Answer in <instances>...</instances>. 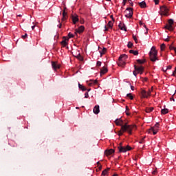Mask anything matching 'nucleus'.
<instances>
[{
	"mask_svg": "<svg viewBox=\"0 0 176 176\" xmlns=\"http://www.w3.org/2000/svg\"><path fill=\"white\" fill-rule=\"evenodd\" d=\"M113 27V22H112V21H110L107 23V27L104 26V31H108V28H110V30H112Z\"/></svg>",
	"mask_w": 176,
	"mask_h": 176,
	"instance_id": "f8f14e48",
	"label": "nucleus"
},
{
	"mask_svg": "<svg viewBox=\"0 0 176 176\" xmlns=\"http://www.w3.org/2000/svg\"><path fill=\"white\" fill-rule=\"evenodd\" d=\"M94 113H95V115H98V113H100V106L98 104L96 105L94 107Z\"/></svg>",
	"mask_w": 176,
	"mask_h": 176,
	"instance_id": "f3484780",
	"label": "nucleus"
},
{
	"mask_svg": "<svg viewBox=\"0 0 176 176\" xmlns=\"http://www.w3.org/2000/svg\"><path fill=\"white\" fill-rule=\"evenodd\" d=\"M127 46H128L129 49H131V47H133V43H131V42L129 41V42L128 43Z\"/></svg>",
	"mask_w": 176,
	"mask_h": 176,
	"instance_id": "f704fd0d",
	"label": "nucleus"
},
{
	"mask_svg": "<svg viewBox=\"0 0 176 176\" xmlns=\"http://www.w3.org/2000/svg\"><path fill=\"white\" fill-rule=\"evenodd\" d=\"M126 131H123V130H122V128H121L120 131H118V135L120 137V136H122L123 133H126Z\"/></svg>",
	"mask_w": 176,
	"mask_h": 176,
	"instance_id": "473e14b6",
	"label": "nucleus"
},
{
	"mask_svg": "<svg viewBox=\"0 0 176 176\" xmlns=\"http://www.w3.org/2000/svg\"><path fill=\"white\" fill-rule=\"evenodd\" d=\"M127 2V0H123L122 5L123 6H126V3Z\"/></svg>",
	"mask_w": 176,
	"mask_h": 176,
	"instance_id": "a18cd8bd",
	"label": "nucleus"
},
{
	"mask_svg": "<svg viewBox=\"0 0 176 176\" xmlns=\"http://www.w3.org/2000/svg\"><path fill=\"white\" fill-rule=\"evenodd\" d=\"M155 5H159V0H154Z\"/></svg>",
	"mask_w": 176,
	"mask_h": 176,
	"instance_id": "de8ad7c7",
	"label": "nucleus"
},
{
	"mask_svg": "<svg viewBox=\"0 0 176 176\" xmlns=\"http://www.w3.org/2000/svg\"><path fill=\"white\" fill-rule=\"evenodd\" d=\"M144 140H145V137L142 138L139 141V144H144Z\"/></svg>",
	"mask_w": 176,
	"mask_h": 176,
	"instance_id": "e433bc0d",
	"label": "nucleus"
},
{
	"mask_svg": "<svg viewBox=\"0 0 176 176\" xmlns=\"http://www.w3.org/2000/svg\"><path fill=\"white\" fill-rule=\"evenodd\" d=\"M175 74H176V67L175 68V71L173 72L172 76H175Z\"/></svg>",
	"mask_w": 176,
	"mask_h": 176,
	"instance_id": "37998d69",
	"label": "nucleus"
},
{
	"mask_svg": "<svg viewBox=\"0 0 176 176\" xmlns=\"http://www.w3.org/2000/svg\"><path fill=\"white\" fill-rule=\"evenodd\" d=\"M175 51V53H176V47H175V50H173Z\"/></svg>",
	"mask_w": 176,
	"mask_h": 176,
	"instance_id": "774afa93",
	"label": "nucleus"
},
{
	"mask_svg": "<svg viewBox=\"0 0 176 176\" xmlns=\"http://www.w3.org/2000/svg\"><path fill=\"white\" fill-rule=\"evenodd\" d=\"M151 89H148V91L146 92L144 89H141L140 94L142 96V98H148V97L151 96Z\"/></svg>",
	"mask_w": 176,
	"mask_h": 176,
	"instance_id": "423d86ee",
	"label": "nucleus"
},
{
	"mask_svg": "<svg viewBox=\"0 0 176 176\" xmlns=\"http://www.w3.org/2000/svg\"><path fill=\"white\" fill-rule=\"evenodd\" d=\"M115 123L117 126H121V130L122 131H126L130 135L133 134V130H137V126L135 125H129L127 122L124 123L121 118L116 119Z\"/></svg>",
	"mask_w": 176,
	"mask_h": 176,
	"instance_id": "f257e3e1",
	"label": "nucleus"
},
{
	"mask_svg": "<svg viewBox=\"0 0 176 176\" xmlns=\"http://www.w3.org/2000/svg\"><path fill=\"white\" fill-rule=\"evenodd\" d=\"M133 41H135V43H138V39H137V37L133 34Z\"/></svg>",
	"mask_w": 176,
	"mask_h": 176,
	"instance_id": "c9c22d12",
	"label": "nucleus"
},
{
	"mask_svg": "<svg viewBox=\"0 0 176 176\" xmlns=\"http://www.w3.org/2000/svg\"><path fill=\"white\" fill-rule=\"evenodd\" d=\"M80 24H85V19H80Z\"/></svg>",
	"mask_w": 176,
	"mask_h": 176,
	"instance_id": "c03bdc74",
	"label": "nucleus"
},
{
	"mask_svg": "<svg viewBox=\"0 0 176 176\" xmlns=\"http://www.w3.org/2000/svg\"><path fill=\"white\" fill-rule=\"evenodd\" d=\"M118 65L119 67H124L126 65V61L118 60Z\"/></svg>",
	"mask_w": 176,
	"mask_h": 176,
	"instance_id": "4be33fe9",
	"label": "nucleus"
},
{
	"mask_svg": "<svg viewBox=\"0 0 176 176\" xmlns=\"http://www.w3.org/2000/svg\"><path fill=\"white\" fill-rule=\"evenodd\" d=\"M173 24H174V20L169 19L168 21V23L164 26V28L166 30H168V31H173V30H174V28H173Z\"/></svg>",
	"mask_w": 176,
	"mask_h": 176,
	"instance_id": "20e7f679",
	"label": "nucleus"
},
{
	"mask_svg": "<svg viewBox=\"0 0 176 176\" xmlns=\"http://www.w3.org/2000/svg\"><path fill=\"white\" fill-rule=\"evenodd\" d=\"M170 101H174V98H173V97L170 98Z\"/></svg>",
	"mask_w": 176,
	"mask_h": 176,
	"instance_id": "e2e57ef3",
	"label": "nucleus"
},
{
	"mask_svg": "<svg viewBox=\"0 0 176 176\" xmlns=\"http://www.w3.org/2000/svg\"><path fill=\"white\" fill-rule=\"evenodd\" d=\"M126 111H129V107L126 106Z\"/></svg>",
	"mask_w": 176,
	"mask_h": 176,
	"instance_id": "0e129e2a",
	"label": "nucleus"
},
{
	"mask_svg": "<svg viewBox=\"0 0 176 176\" xmlns=\"http://www.w3.org/2000/svg\"><path fill=\"white\" fill-rule=\"evenodd\" d=\"M126 115H127V116H130V113L129 111H126Z\"/></svg>",
	"mask_w": 176,
	"mask_h": 176,
	"instance_id": "680f3d73",
	"label": "nucleus"
},
{
	"mask_svg": "<svg viewBox=\"0 0 176 176\" xmlns=\"http://www.w3.org/2000/svg\"><path fill=\"white\" fill-rule=\"evenodd\" d=\"M134 68L138 72H142V71H144V67L142 66L137 67V65H135Z\"/></svg>",
	"mask_w": 176,
	"mask_h": 176,
	"instance_id": "6ab92c4d",
	"label": "nucleus"
},
{
	"mask_svg": "<svg viewBox=\"0 0 176 176\" xmlns=\"http://www.w3.org/2000/svg\"><path fill=\"white\" fill-rule=\"evenodd\" d=\"M52 67L54 71H57V69H60V67H61V65H60V64H58V63L57 62L52 61Z\"/></svg>",
	"mask_w": 176,
	"mask_h": 176,
	"instance_id": "9d476101",
	"label": "nucleus"
},
{
	"mask_svg": "<svg viewBox=\"0 0 176 176\" xmlns=\"http://www.w3.org/2000/svg\"><path fill=\"white\" fill-rule=\"evenodd\" d=\"M136 61L138 64H144V63H146V60L145 59H143V60L138 59Z\"/></svg>",
	"mask_w": 176,
	"mask_h": 176,
	"instance_id": "c85d7f7f",
	"label": "nucleus"
},
{
	"mask_svg": "<svg viewBox=\"0 0 176 176\" xmlns=\"http://www.w3.org/2000/svg\"><path fill=\"white\" fill-rule=\"evenodd\" d=\"M97 67H101V62L100 61H98L96 63Z\"/></svg>",
	"mask_w": 176,
	"mask_h": 176,
	"instance_id": "ea45409f",
	"label": "nucleus"
},
{
	"mask_svg": "<svg viewBox=\"0 0 176 176\" xmlns=\"http://www.w3.org/2000/svg\"><path fill=\"white\" fill-rule=\"evenodd\" d=\"M144 71H142V72H138V74H140V75H142Z\"/></svg>",
	"mask_w": 176,
	"mask_h": 176,
	"instance_id": "bf43d9fd",
	"label": "nucleus"
},
{
	"mask_svg": "<svg viewBox=\"0 0 176 176\" xmlns=\"http://www.w3.org/2000/svg\"><path fill=\"white\" fill-rule=\"evenodd\" d=\"M125 16L127 17V19H131V17H133V8H127L125 10Z\"/></svg>",
	"mask_w": 176,
	"mask_h": 176,
	"instance_id": "0eeeda50",
	"label": "nucleus"
},
{
	"mask_svg": "<svg viewBox=\"0 0 176 176\" xmlns=\"http://www.w3.org/2000/svg\"><path fill=\"white\" fill-rule=\"evenodd\" d=\"M35 29V25L32 26V30H34Z\"/></svg>",
	"mask_w": 176,
	"mask_h": 176,
	"instance_id": "69168bd1",
	"label": "nucleus"
},
{
	"mask_svg": "<svg viewBox=\"0 0 176 176\" xmlns=\"http://www.w3.org/2000/svg\"><path fill=\"white\" fill-rule=\"evenodd\" d=\"M168 112V109L164 108L161 110L162 115H166V114H167Z\"/></svg>",
	"mask_w": 176,
	"mask_h": 176,
	"instance_id": "cd10ccee",
	"label": "nucleus"
},
{
	"mask_svg": "<svg viewBox=\"0 0 176 176\" xmlns=\"http://www.w3.org/2000/svg\"><path fill=\"white\" fill-rule=\"evenodd\" d=\"M138 4H139V6H140V8H142L143 9L146 8V3H145V1H142V2L139 3Z\"/></svg>",
	"mask_w": 176,
	"mask_h": 176,
	"instance_id": "5701e85b",
	"label": "nucleus"
},
{
	"mask_svg": "<svg viewBox=\"0 0 176 176\" xmlns=\"http://www.w3.org/2000/svg\"><path fill=\"white\" fill-rule=\"evenodd\" d=\"M120 146H118L120 153H126L128 151H131V147L130 146H122V143H120Z\"/></svg>",
	"mask_w": 176,
	"mask_h": 176,
	"instance_id": "7ed1b4c3",
	"label": "nucleus"
},
{
	"mask_svg": "<svg viewBox=\"0 0 176 176\" xmlns=\"http://www.w3.org/2000/svg\"><path fill=\"white\" fill-rule=\"evenodd\" d=\"M160 10L162 16H168V8H167L165 6H161Z\"/></svg>",
	"mask_w": 176,
	"mask_h": 176,
	"instance_id": "1a4fd4ad",
	"label": "nucleus"
},
{
	"mask_svg": "<svg viewBox=\"0 0 176 176\" xmlns=\"http://www.w3.org/2000/svg\"><path fill=\"white\" fill-rule=\"evenodd\" d=\"M28 36L27 34L22 36L23 39H25V38Z\"/></svg>",
	"mask_w": 176,
	"mask_h": 176,
	"instance_id": "8fccbe9b",
	"label": "nucleus"
},
{
	"mask_svg": "<svg viewBox=\"0 0 176 176\" xmlns=\"http://www.w3.org/2000/svg\"><path fill=\"white\" fill-rule=\"evenodd\" d=\"M67 10V8H64V10H63V17H67V12H65V10Z\"/></svg>",
	"mask_w": 176,
	"mask_h": 176,
	"instance_id": "72a5a7b5",
	"label": "nucleus"
},
{
	"mask_svg": "<svg viewBox=\"0 0 176 176\" xmlns=\"http://www.w3.org/2000/svg\"><path fill=\"white\" fill-rule=\"evenodd\" d=\"M164 41H165V42H170V39L169 38H165Z\"/></svg>",
	"mask_w": 176,
	"mask_h": 176,
	"instance_id": "6e6d98bb",
	"label": "nucleus"
},
{
	"mask_svg": "<svg viewBox=\"0 0 176 176\" xmlns=\"http://www.w3.org/2000/svg\"><path fill=\"white\" fill-rule=\"evenodd\" d=\"M126 97H129V98H130V100H134V97L133 96L132 94H127Z\"/></svg>",
	"mask_w": 176,
	"mask_h": 176,
	"instance_id": "2f4dec72",
	"label": "nucleus"
},
{
	"mask_svg": "<svg viewBox=\"0 0 176 176\" xmlns=\"http://www.w3.org/2000/svg\"><path fill=\"white\" fill-rule=\"evenodd\" d=\"M67 20V16H63L62 21H65Z\"/></svg>",
	"mask_w": 176,
	"mask_h": 176,
	"instance_id": "09e8293b",
	"label": "nucleus"
},
{
	"mask_svg": "<svg viewBox=\"0 0 176 176\" xmlns=\"http://www.w3.org/2000/svg\"><path fill=\"white\" fill-rule=\"evenodd\" d=\"M85 98H89V93L86 92L85 94Z\"/></svg>",
	"mask_w": 176,
	"mask_h": 176,
	"instance_id": "a19ab883",
	"label": "nucleus"
},
{
	"mask_svg": "<svg viewBox=\"0 0 176 176\" xmlns=\"http://www.w3.org/2000/svg\"><path fill=\"white\" fill-rule=\"evenodd\" d=\"M127 58H128L127 55H126V54H124L121 55V56L119 57L118 60H121V61H126V60H127Z\"/></svg>",
	"mask_w": 176,
	"mask_h": 176,
	"instance_id": "aec40b11",
	"label": "nucleus"
},
{
	"mask_svg": "<svg viewBox=\"0 0 176 176\" xmlns=\"http://www.w3.org/2000/svg\"><path fill=\"white\" fill-rule=\"evenodd\" d=\"M58 28H61L63 27V24L60 23L59 25H58Z\"/></svg>",
	"mask_w": 176,
	"mask_h": 176,
	"instance_id": "13d9d810",
	"label": "nucleus"
},
{
	"mask_svg": "<svg viewBox=\"0 0 176 176\" xmlns=\"http://www.w3.org/2000/svg\"><path fill=\"white\" fill-rule=\"evenodd\" d=\"M149 56H150V60L153 63H155V61L159 60L157 58V50H156L155 47H152L151 50L149 52Z\"/></svg>",
	"mask_w": 176,
	"mask_h": 176,
	"instance_id": "f03ea898",
	"label": "nucleus"
},
{
	"mask_svg": "<svg viewBox=\"0 0 176 176\" xmlns=\"http://www.w3.org/2000/svg\"><path fill=\"white\" fill-rule=\"evenodd\" d=\"M161 52H164V49H166V44L163 43L160 45Z\"/></svg>",
	"mask_w": 176,
	"mask_h": 176,
	"instance_id": "7c9ffc66",
	"label": "nucleus"
},
{
	"mask_svg": "<svg viewBox=\"0 0 176 176\" xmlns=\"http://www.w3.org/2000/svg\"><path fill=\"white\" fill-rule=\"evenodd\" d=\"M170 50H174L175 49V47H173L171 45L169 46Z\"/></svg>",
	"mask_w": 176,
	"mask_h": 176,
	"instance_id": "79ce46f5",
	"label": "nucleus"
},
{
	"mask_svg": "<svg viewBox=\"0 0 176 176\" xmlns=\"http://www.w3.org/2000/svg\"><path fill=\"white\" fill-rule=\"evenodd\" d=\"M68 37H69V39L70 38H74V35L72 34V33L69 32V33L68 34Z\"/></svg>",
	"mask_w": 176,
	"mask_h": 176,
	"instance_id": "4c0bfd02",
	"label": "nucleus"
},
{
	"mask_svg": "<svg viewBox=\"0 0 176 176\" xmlns=\"http://www.w3.org/2000/svg\"><path fill=\"white\" fill-rule=\"evenodd\" d=\"M101 170H102V166H99V170L101 171Z\"/></svg>",
	"mask_w": 176,
	"mask_h": 176,
	"instance_id": "5fc2aeb1",
	"label": "nucleus"
},
{
	"mask_svg": "<svg viewBox=\"0 0 176 176\" xmlns=\"http://www.w3.org/2000/svg\"><path fill=\"white\" fill-rule=\"evenodd\" d=\"M69 41V38L63 36V41L60 42V45L63 47H67L68 49V42Z\"/></svg>",
	"mask_w": 176,
	"mask_h": 176,
	"instance_id": "6e6552de",
	"label": "nucleus"
},
{
	"mask_svg": "<svg viewBox=\"0 0 176 176\" xmlns=\"http://www.w3.org/2000/svg\"><path fill=\"white\" fill-rule=\"evenodd\" d=\"M85 31V26L81 25L76 30V34H82Z\"/></svg>",
	"mask_w": 176,
	"mask_h": 176,
	"instance_id": "2eb2a0df",
	"label": "nucleus"
},
{
	"mask_svg": "<svg viewBox=\"0 0 176 176\" xmlns=\"http://www.w3.org/2000/svg\"><path fill=\"white\" fill-rule=\"evenodd\" d=\"M139 24H140V25H144V23H142V21H140V23H139Z\"/></svg>",
	"mask_w": 176,
	"mask_h": 176,
	"instance_id": "4d7b16f0",
	"label": "nucleus"
},
{
	"mask_svg": "<svg viewBox=\"0 0 176 176\" xmlns=\"http://www.w3.org/2000/svg\"><path fill=\"white\" fill-rule=\"evenodd\" d=\"M72 20L73 21V24H76V23L79 21V18L78 17V15H72Z\"/></svg>",
	"mask_w": 176,
	"mask_h": 176,
	"instance_id": "dca6fc26",
	"label": "nucleus"
},
{
	"mask_svg": "<svg viewBox=\"0 0 176 176\" xmlns=\"http://www.w3.org/2000/svg\"><path fill=\"white\" fill-rule=\"evenodd\" d=\"M143 27L146 28V31H148V28H146V25L145 23L143 25Z\"/></svg>",
	"mask_w": 176,
	"mask_h": 176,
	"instance_id": "864d4df0",
	"label": "nucleus"
},
{
	"mask_svg": "<svg viewBox=\"0 0 176 176\" xmlns=\"http://www.w3.org/2000/svg\"><path fill=\"white\" fill-rule=\"evenodd\" d=\"M152 111H153V107H149V108L146 109V112L147 113H149L152 112Z\"/></svg>",
	"mask_w": 176,
	"mask_h": 176,
	"instance_id": "c756f323",
	"label": "nucleus"
},
{
	"mask_svg": "<svg viewBox=\"0 0 176 176\" xmlns=\"http://www.w3.org/2000/svg\"><path fill=\"white\" fill-rule=\"evenodd\" d=\"M129 53L131 54H133L134 56H138V51H135L133 50H129Z\"/></svg>",
	"mask_w": 176,
	"mask_h": 176,
	"instance_id": "bb28decb",
	"label": "nucleus"
},
{
	"mask_svg": "<svg viewBox=\"0 0 176 176\" xmlns=\"http://www.w3.org/2000/svg\"><path fill=\"white\" fill-rule=\"evenodd\" d=\"M171 68H173V67L171 65H168L166 69H171Z\"/></svg>",
	"mask_w": 176,
	"mask_h": 176,
	"instance_id": "3c124183",
	"label": "nucleus"
},
{
	"mask_svg": "<svg viewBox=\"0 0 176 176\" xmlns=\"http://www.w3.org/2000/svg\"><path fill=\"white\" fill-rule=\"evenodd\" d=\"M129 3H130L131 6H133V3L131 2V0H128Z\"/></svg>",
	"mask_w": 176,
	"mask_h": 176,
	"instance_id": "49530a36",
	"label": "nucleus"
},
{
	"mask_svg": "<svg viewBox=\"0 0 176 176\" xmlns=\"http://www.w3.org/2000/svg\"><path fill=\"white\" fill-rule=\"evenodd\" d=\"M118 27L122 30V31H127V28H126V25H124V23H120Z\"/></svg>",
	"mask_w": 176,
	"mask_h": 176,
	"instance_id": "a211bd4d",
	"label": "nucleus"
},
{
	"mask_svg": "<svg viewBox=\"0 0 176 176\" xmlns=\"http://www.w3.org/2000/svg\"><path fill=\"white\" fill-rule=\"evenodd\" d=\"M88 86H96V85H98V81L97 80H90L89 81H87Z\"/></svg>",
	"mask_w": 176,
	"mask_h": 176,
	"instance_id": "9b49d317",
	"label": "nucleus"
},
{
	"mask_svg": "<svg viewBox=\"0 0 176 176\" xmlns=\"http://www.w3.org/2000/svg\"><path fill=\"white\" fill-rule=\"evenodd\" d=\"M100 50V47H99ZM99 53H100V57H102L105 53H107V48L103 47V49L99 50Z\"/></svg>",
	"mask_w": 176,
	"mask_h": 176,
	"instance_id": "412c9836",
	"label": "nucleus"
},
{
	"mask_svg": "<svg viewBox=\"0 0 176 176\" xmlns=\"http://www.w3.org/2000/svg\"><path fill=\"white\" fill-rule=\"evenodd\" d=\"M76 58H78L80 61H83V56L80 55V53H78L76 56H75Z\"/></svg>",
	"mask_w": 176,
	"mask_h": 176,
	"instance_id": "b1692460",
	"label": "nucleus"
},
{
	"mask_svg": "<svg viewBox=\"0 0 176 176\" xmlns=\"http://www.w3.org/2000/svg\"><path fill=\"white\" fill-rule=\"evenodd\" d=\"M131 90H134V86L131 85Z\"/></svg>",
	"mask_w": 176,
	"mask_h": 176,
	"instance_id": "052dcab7",
	"label": "nucleus"
},
{
	"mask_svg": "<svg viewBox=\"0 0 176 176\" xmlns=\"http://www.w3.org/2000/svg\"><path fill=\"white\" fill-rule=\"evenodd\" d=\"M110 17L113 21H115V19H113V15H111Z\"/></svg>",
	"mask_w": 176,
	"mask_h": 176,
	"instance_id": "603ef678",
	"label": "nucleus"
},
{
	"mask_svg": "<svg viewBox=\"0 0 176 176\" xmlns=\"http://www.w3.org/2000/svg\"><path fill=\"white\" fill-rule=\"evenodd\" d=\"M112 153H115V150H113L112 148L106 150L104 151V154L106 155V156H111V155H112Z\"/></svg>",
	"mask_w": 176,
	"mask_h": 176,
	"instance_id": "ddd939ff",
	"label": "nucleus"
},
{
	"mask_svg": "<svg viewBox=\"0 0 176 176\" xmlns=\"http://www.w3.org/2000/svg\"><path fill=\"white\" fill-rule=\"evenodd\" d=\"M156 173H157V171H156V170H154V171L153 172V174H156Z\"/></svg>",
	"mask_w": 176,
	"mask_h": 176,
	"instance_id": "338daca9",
	"label": "nucleus"
},
{
	"mask_svg": "<svg viewBox=\"0 0 176 176\" xmlns=\"http://www.w3.org/2000/svg\"><path fill=\"white\" fill-rule=\"evenodd\" d=\"M159 123H156L155 124V126L151 127L149 130H148V133H153V134L154 135H155V134H157V131H159Z\"/></svg>",
	"mask_w": 176,
	"mask_h": 176,
	"instance_id": "39448f33",
	"label": "nucleus"
},
{
	"mask_svg": "<svg viewBox=\"0 0 176 176\" xmlns=\"http://www.w3.org/2000/svg\"><path fill=\"white\" fill-rule=\"evenodd\" d=\"M78 87L82 90V91H86L87 89H86V87L83 86L82 85L78 84Z\"/></svg>",
	"mask_w": 176,
	"mask_h": 176,
	"instance_id": "a878e982",
	"label": "nucleus"
},
{
	"mask_svg": "<svg viewBox=\"0 0 176 176\" xmlns=\"http://www.w3.org/2000/svg\"><path fill=\"white\" fill-rule=\"evenodd\" d=\"M107 72H108V68L104 66L102 68L100 69V76H102V75H105Z\"/></svg>",
	"mask_w": 176,
	"mask_h": 176,
	"instance_id": "4468645a",
	"label": "nucleus"
},
{
	"mask_svg": "<svg viewBox=\"0 0 176 176\" xmlns=\"http://www.w3.org/2000/svg\"><path fill=\"white\" fill-rule=\"evenodd\" d=\"M133 74L134 76H137V75L138 74V72H137V71L135 70V71H133Z\"/></svg>",
	"mask_w": 176,
	"mask_h": 176,
	"instance_id": "58836bf2",
	"label": "nucleus"
},
{
	"mask_svg": "<svg viewBox=\"0 0 176 176\" xmlns=\"http://www.w3.org/2000/svg\"><path fill=\"white\" fill-rule=\"evenodd\" d=\"M109 170H111V168H107V169H104V170L102 172V175H103V176L107 175V174H108V171H109Z\"/></svg>",
	"mask_w": 176,
	"mask_h": 176,
	"instance_id": "393cba45",
	"label": "nucleus"
}]
</instances>
